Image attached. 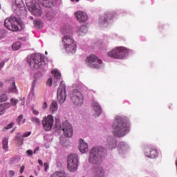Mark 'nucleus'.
Listing matches in <instances>:
<instances>
[{
  "instance_id": "a19ab883",
  "label": "nucleus",
  "mask_w": 177,
  "mask_h": 177,
  "mask_svg": "<svg viewBox=\"0 0 177 177\" xmlns=\"http://www.w3.org/2000/svg\"><path fill=\"white\" fill-rule=\"evenodd\" d=\"M32 150L29 149L26 151V154H28V157H31L32 156Z\"/></svg>"
},
{
  "instance_id": "de8ad7c7",
  "label": "nucleus",
  "mask_w": 177,
  "mask_h": 177,
  "mask_svg": "<svg viewBox=\"0 0 177 177\" xmlns=\"http://www.w3.org/2000/svg\"><path fill=\"white\" fill-rule=\"evenodd\" d=\"M3 66H5V63L0 62V70H1V68H2V67H3Z\"/></svg>"
},
{
  "instance_id": "37998d69",
  "label": "nucleus",
  "mask_w": 177,
  "mask_h": 177,
  "mask_svg": "<svg viewBox=\"0 0 177 177\" xmlns=\"http://www.w3.org/2000/svg\"><path fill=\"white\" fill-rule=\"evenodd\" d=\"M45 171H47L49 169V164L48 162L44 163Z\"/></svg>"
},
{
  "instance_id": "f3484780",
  "label": "nucleus",
  "mask_w": 177,
  "mask_h": 177,
  "mask_svg": "<svg viewBox=\"0 0 177 177\" xmlns=\"http://www.w3.org/2000/svg\"><path fill=\"white\" fill-rule=\"evenodd\" d=\"M75 16L80 23H85V21L88 20V15L86 13L82 11L76 12Z\"/></svg>"
},
{
  "instance_id": "4d7b16f0",
  "label": "nucleus",
  "mask_w": 177,
  "mask_h": 177,
  "mask_svg": "<svg viewBox=\"0 0 177 177\" xmlns=\"http://www.w3.org/2000/svg\"><path fill=\"white\" fill-rule=\"evenodd\" d=\"M45 53H46V55H48V51H46Z\"/></svg>"
},
{
  "instance_id": "aec40b11",
  "label": "nucleus",
  "mask_w": 177,
  "mask_h": 177,
  "mask_svg": "<svg viewBox=\"0 0 177 177\" xmlns=\"http://www.w3.org/2000/svg\"><path fill=\"white\" fill-rule=\"evenodd\" d=\"M13 8H15V10H23V9H26L23 0H15Z\"/></svg>"
},
{
  "instance_id": "2eb2a0df",
  "label": "nucleus",
  "mask_w": 177,
  "mask_h": 177,
  "mask_svg": "<svg viewBox=\"0 0 177 177\" xmlns=\"http://www.w3.org/2000/svg\"><path fill=\"white\" fill-rule=\"evenodd\" d=\"M93 175L95 177H104V169L100 165H96L93 169Z\"/></svg>"
},
{
  "instance_id": "7ed1b4c3",
  "label": "nucleus",
  "mask_w": 177,
  "mask_h": 177,
  "mask_svg": "<svg viewBox=\"0 0 177 177\" xmlns=\"http://www.w3.org/2000/svg\"><path fill=\"white\" fill-rule=\"evenodd\" d=\"M28 63L32 68H39L45 66V58L41 54H35L28 57Z\"/></svg>"
},
{
  "instance_id": "412c9836",
  "label": "nucleus",
  "mask_w": 177,
  "mask_h": 177,
  "mask_svg": "<svg viewBox=\"0 0 177 177\" xmlns=\"http://www.w3.org/2000/svg\"><path fill=\"white\" fill-rule=\"evenodd\" d=\"M30 135H31V131L24 133V135H22V136L20 133H18L16 136V138L17 139V140L19 142H21V145H23V140H24L23 138H28V136H30Z\"/></svg>"
},
{
  "instance_id": "dca6fc26",
  "label": "nucleus",
  "mask_w": 177,
  "mask_h": 177,
  "mask_svg": "<svg viewBox=\"0 0 177 177\" xmlns=\"http://www.w3.org/2000/svg\"><path fill=\"white\" fill-rule=\"evenodd\" d=\"M145 154L149 158H156L158 156V152L154 149L147 147L145 149Z\"/></svg>"
},
{
  "instance_id": "b1692460",
  "label": "nucleus",
  "mask_w": 177,
  "mask_h": 177,
  "mask_svg": "<svg viewBox=\"0 0 177 177\" xmlns=\"http://www.w3.org/2000/svg\"><path fill=\"white\" fill-rule=\"evenodd\" d=\"M88 31V28H86V26L83 25L78 28L77 33L79 35H82L83 34H86Z\"/></svg>"
},
{
  "instance_id": "6e6d98bb",
  "label": "nucleus",
  "mask_w": 177,
  "mask_h": 177,
  "mask_svg": "<svg viewBox=\"0 0 177 177\" xmlns=\"http://www.w3.org/2000/svg\"><path fill=\"white\" fill-rule=\"evenodd\" d=\"M30 20H34V17H30Z\"/></svg>"
},
{
  "instance_id": "7c9ffc66",
  "label": "nucleus",
  "mask_w": 177,
  "mask_h": 177,
  "mask_svg": "<svg viewBox=\"0 0 177 177\" xmlns=\"http://www.w3.org/2000/svg\"><path fill=\"white\" fill-rule=\"evenodd\" d=\"M9 107H10V103H4L0 104V109H1V111L6 110V109H9Z\"/></svg>"
},
{
  "instance_id": "423d86ee",
  "label": "nucleus",
  "mask_w": 177,
  "mask_h": 177,
  "mask_svg": "<svg viewBox=\"0 0 177 177\" xmlns=\"http://www.w3.org/2000/svg\"><path fill=\"white\" fill-rule=\"evenodd\" d=\"M86 63L88 67L90 68H94L95 70H100L103 67V61L96 57L94 54L88 55L86 59Z\"/></svg>"
},
{
  "instance_id": "20e7f679",
  "label": "nucleus",
  "mask_w": 177,
  "mask_h": 177,
  "mask_svg": "<svg viewBox=\"0 0 177 177\" xmlns=\"http://www.w3.org/2000/svg\"><path fill=\"white\" fill-rule=\"evenodd\" d=\"M4 27L8 28L10 31L17 32L21 30L20 25H19V19L15 15H12L4 21Z\"/></svg>"
},
{
  "instance_id": "f8f14e48",
  "label": "nucleus",
  "mask_w": 177,
  "mask_h": 177,
  "mask_svg": "<svg viewBox=\"0 0 177 177\" xmlns=\"http://www.w3.org/2000/svg\"><path fill=\"white\" fill-rule=\"evenodd\" d=\"M59 128H62L64 136L67 138H71L73 136V126L71 125L68 121L64 122Z\"/></svg>"
},
{
  "instance_id": "e433bc0d",
  "label": "nucleus",
  "mask_w": 177,
  "mask_h": 177,
  "mask_svg": "<svg viewBox=\"0 0 177 177\" xmlns=\"http://www.w3.org/2000/svg\"><path fill=\"white\" fill-rule=\"evenodd\" d=\"M15 171H13V170H10L9 171H8V176L9 177H13V176H15Z\"/></svg>"
},
{
  "instance_id": "4468645a",
  "label": "nucleus",
  "mask_w": 177,
  "mask_h": 177,
  "mask_svg": "<svg viewBox=\"0 0 177 177\" xmlns=\"http://www.w3.org/2000/svg\"><path fill=\"white\" fill-rule=\"evenodd\" d=\"M104 145L106 149H109V150H113V149H115V147H117V140L113 138V136H108L105 138Z\"/></svg>"
},
{
  "instance_id": "39448f33",
  "label": "nucleus",
  "mask_w": 177,
  "mask_h": 177,
  "mask_svg": "<svg viewBox=\"0 0 177 177\" xmlns=\"http://www.w3.org/2000/svg\"><path fill=\"white\" fill-rule=\"evenodd\" d=\"M62 42L64 49H66L68 53H75V50H77V42L74 41L73 37L65 35L62 38Z\"/></svg>"
},
{
  "instance_id": "a211bd4d",
  "label": "nucleus",
  "mask_w": 177,
  "mask_h": 177,
  "mask_svg": "<svg viewBox=\"0 0 177 177\" xmlns=\"http://www.w3.org/2000/svg\"><path fill=\"white\" fill-rule=\"evenodd\" d=\"M7 84H10L11 85L9 87V92L10 93H17V88L16 87V82H15L14 78H11L8 80H6Z\"/></svg>"
},
{
  "instance_id": "bb28decb",
  "label": "nucleus",
  "mask_w": 177,
  "mask_h": 177,
  "mask_svg": "<svg viewBox=\"0 0 177 177\" xmlns=\"http://www.w3.org/2000/svg\"><path fill=\"white\" fill-rule=\"evenodd\" d=\"M33 23L35 28H42V27H44V24L40 20H35Z\"/></svg>"
},
{
  "instance_id": "393cba45",
  "label": "nucleus",
  "mask_w": 177,
  "mask_h": 177,
  "mask_svg": "<svg viewBox=\"0 0 177 177\" xmlns=\"http://www.w3.org/2000/svg\"><path fill=\"white\" fill-rule=\"evenodd\" d=\"M57 109H58L57 102L53 101L50 105V111H57Z\"/></svg>"
},
{
  "instance_id": "f03ea898",
  "label": "nucleus",
  "mask_w": 177,
  "mask_h": 177,
  "mask_svg": "<svg viewBox=\"0 0 177 177\" xmlns=\"http://www.w3.org/2000/svg\"><path fill=\"white\" fill-rule=\"evenodd\" d=\"M105 154L106 150L103 147H94L90 151L88 161L92 164H97Z\"/></svg>"
},
{
  "instance_id": "2f4dec72",
  "label": "nucleus",
  "mask_w": 177,
  "mask_h": 177,
  "mask_svg": "<svg viewBox=\"0 0 177 177\" xmlns=\"http://www.w3.org/2000/svg\"><path fill=\"white\" fill-rule=\"evenodd\" d=\"M107 15H104L103 16H101L100 18V24H104V23H106L107 21Z\"/></svg>"
},
{
  "instance_id": "72a5a7b5",
  "label": "nucleus",
  "mask_w": 177,
  "mask_h": 177,
  "mask_svg": "<svg viewBox=\"0 0 177 177\" xmlns=\"http://www.w3.org/2000/svg\"><path fill=\"white\" fill-rule=\"evenodd\" d=\"M7 100H8V96L6 95V94H3V95H0V103L6 102Z\"/></svg>"
},
{
  "instance_id": "49530a36",
  "label": "nucleus",
  "mask_w": 177,
  "mask_h": 177,
  "mask_svg": "<svg viewBox=\"0 0 177 177\" xmlns=\"http://www.w3.org/2000/svg\"><path fill=\"white\" fill-rule=\"evenodd\" d=\"M38 162L41 167H44V162H42V160L41 159L38 160Z\"/></svg>"
},
{
  "instance_id": "ea45409f",
  "label": "nucleus",
  "mask_w": 177,
  "mask_h": 177,
  "mask_svg": "<svg viewBox=\"0 0 177 177\" xmlns=\"http://www.w3.org/2000/svg\"><path fill=\"white\" fill-rule=\"evenodd\" d=\"M13 125H15V123H10L8 124L5 129H10L11 128H13Z\"/></svg>"
},
{
  "instance_id": "ddd939ff",
  "label": "nucleus",
  "mask_w": 177,
  "mask_h": 177,
  "mask_svg": "<svg viewBox=\"0 0 177 177\" xmlns=\"http://www.w3.org/2000/svg\"><path fill=\"white\" fill-rule=\"evenodd\" d=\"M53 116L48 115L45 116L42 120V125L45 131H50L53 127Z\"/></svg>"
},
{
  "instance_id": "473e14b6",
  "label": "nucleus",
  "mask_w": 177,
  "mask_h": 177,
  "mask_svg": "<svg viewBox=\"0 0 177 177\" xmlns=\"http://www.w3.org/2000/svg\"><path fill=\"white\" fill-rule=\"evenodd\" d=\"M31 121L36 125H39L41 124V120H39V119H38L37 118H32Z\"/></svg>"
},
{
  "instance_id": "a878e982",
  "label": "nucleus",
  "mask_w": 177,
  "mask_h": 177,
  "mask_svg": "<svg viewBox=\"0 0 177 177\" xmlns=\"http://www.w3.org/2000/svg\"><path fill=\"white\" fill-rule=\"evenodd\" d=\"M92 106L95 111H102V106H100V105H99V103H97L96 102H93Z\"/></svg>"
},
{
  "instance_id": "c756f323",
  "label": "nucleus",
  "mask_w": 177,
  "mask_h": 177,
  "mask_svg": "<svg viewBox=\"0 0 177 177\" xmlns=\"http://www.w3.org/2000/svg\"><path fill=\"white\" fill-rule=\"evenodd\" d=\"M52 74H53L55 78H56V80H60L61 77H62V74L59 73V72H58L56 70H53L51 71Z\"/></svg>"
},
{
  "instance_id": "9b49d317",
  "label": "nucleus",
  "mask_w": 177,
  "mask_h": 177,
  "mask_svg": "<svg viewBox=\"0 0 177 177\" xmlns=\"http://www.w3.org/2000/svg\"><path fill=\"white\" fill-rule=\"evenodd\" d=\"M67 94L66 93V84L64 82L62 81L59 86L57 89V97L59 103H64L66 102V97Z\"/></svg>"
},
{
  "instance_id": "6ab92c4d",
  "label": "nucleus",
  "mask_w": 177,
  "mask_h": 177,
  "mask_svg": "<svg viewBox=\"0 0 177 177\" xmlns=\"http://www.w3.org/2000/svg\"><path fill=\"white\" fill-rule=\"evenodd\" d=\"M79 150L80 152L82 153V154L85 153H88L89 149H88V144H86L85 142H84V140H80L79 141Z\"/></svg>"
},
{
  "instance_id": "c9c22d12",
  "label": "nucleus",
  "mask_w": 177,
  "mask_h": 177,
  "mask_svg": "<svg viewBox=\"0 0 177 177\" xmlns=\"http://www.w3.org/2000/svg\"><path fill=\"white\" fill-rule=\"evenodd\" d=\"M10 102L12 106H16L19 103V100L11 98Z\"/></svg>"
},
{
  "instance_id": "3c124183",
  "label": "nucleus",
  "mask_w": 177,
  "mask_h": 177,
  "mask_svg": "<svg viewBox=\"0 0 177 177\" xmlns=\"http://www.w3.org/2000/svg\"><path fill=\"white\" fill-rule=\"evenodd\" d=\"M3 86V82H0V88H2Z\"/></svg>"
},
{
  "instance_id": "1a4fd4ad",
  "label": "nucleus",
  "mask_w": 177,
  "mask_h": 177,
  "mask_svg": "<svg viewBox=\"0 0 177 177\" xmlns=\"http://www.w3.org/2000/svg\"><path fill=\"white\" fill-rule=\"evenodd\" d=\"M26 3L29 12H31L32 15L37 17H39L42 15L41 7H37V4H35L32 0H26Z\"/></svg>"
},
{
  "instance_id": "5701e85b",
  "label": "nucleus",
  "mask_w": 177,
  "mask_h": 177,
  "mask_svg": "<svg viewBox=\"0 0 177 177\" xmlns=\"http://www.w3.org/2000/svg\"><path fill=\"white\" fill-rule=\"evenodd\" d=\"M9 138L4 137L2 140V149L6 151H9Z\"/></svg>"
},
{
  "instance_id": "09e8293b",
  "label": "nucleus",
  "mask_w": 177,
  "mask_h": 177,
  "mask_svg": "<svg viewBox=\"0 0 177 177\" xmlns=\"http://www.w3.org/2000/svg\"><path fill=\"white\" fill-rule=\"evenodd\" d=\"M38 150H39V147H37L35 151H34V153L35 154L37 153V151H38Z\"/></svg>"
},
{
  "instance_id": "f704fd0d",
  "label": "nucleus",
  "mask_w": 177,
  "mask_h": 177,
  "mask_svg": "<svg viewBox=\"0 0 177 177\" xmlns=\"http://www.w3.org/2000/svg\"><path fill=\"white\" fill-rule=\"evenodd\" d=\"M120 146L121 150H127V149H128V145H127L124 142H120Z\"/></svg>"
},
{
  "instance_id": "9d476101",
  "label": "nucleus",
  "mask_w": 177,
  "mask_h": 177,
  "mask_svg": "<svg viewBox=\"0 0 177 177\" xmlns=\"http://www.w3.org/2000/svg\"><path fill=\"white\" fill-rule=\"evenodd\" d=\"M71 99L75 106H80L84 103V95L78 90H73L70 93Z\"/></svg>"
},
{
  "instance_id": "8fccbe9b",
  "label": "nucleus",
  "mask_w": 177,
  "mask_h": 177,
  "mask_svg": "<svg viewBox=\"0 0 177 177\" xmlns=\"http://www.w3.org/2000/svg\"><path fill=\"white\" fill-rule=\"evenodd\" d=\"M33 114H35V115H38L39 113L38 111H34Z\"/></svg>"
},
{
  "instance_id": "f257e3e1",
  "label": "nucleus",
  "mask_w": 177,
  "mask_h": 177,
  "mask_svg": "<svg viewBox=\"0 0 177 177\" xmlns=\"http://www.w3.org/2000/svg\"><path fill=\"white\" fill-rule=\"evenodd\" d=\"M131 122L128 118L116 116L112 124V133L116 138H122L129 133Z\"/></svg>"
},
{
  "instance_id": "c03bdc74",
  "label": "nucleus",
  "mask_w": 177,
  "mask_h": 177,
  "mask_svg": "<svg viewBox=\"0 0 177 177\" xmlns=\"http://www.w3.org/2000/svg\"><path fill=\"white\" fill-rule=\"evenodd\" d=\"M43 110H45L46 109H48V104H46V102H44L42 105Z\"/></svg>"
},
{
  "instance_id": "4be33fe9",
  "label": "nucleus",
  "mask_w": 177,
  "mask_h": 177,
  "mask_svg": "<svg viewBox=\"0 0 177 177\" xmlns=\"http://www.w3.org/2000/svg\"><path fill=\"white\" fill-rule=\"evenodd\" d=\"M38 1L41 2L46 8H50L55 3V0H38Z\"/></svg>"
},
{
  "instance_id": "5fc2aeb1",
  "label": "nucleus",
  "mask_w": 177,
  "mask_h": 177,
  "mask_svg": "<svg viewBox=\"0 0 177 177\" xmlns=\"http://www.w3.org/2000/svg\"><path fill=\"white\" fill-rule=\"evenodd\" d=\"M15 131H16V129H13L11 131V133H12V132H15Z\"/></svg>"
},
{
  "instance_id": "cd10ccee",
  "label": "nucleus",
  "mask_w": 177,
  "mask_h": 177,
  "mask_svg": "<svg viewBox=\"0 0 177 177\" xmlns=\"http://www.w3.org/2000/svg\"><path fill=\"white\" fill-rule=\"evenodd\" d=\"M13 50H19L21 48V43L20 41H17L14 43L12 46Z\"/></svg>"
},
{
  "instance_id": "79ce46f5",
  "label": "nucleus",
  "mask_w": 177,
  "mask_h": 177,
  "mask_svg": "<svg viewBox=\"0 0 177 177\" xmlns=\"http://www.w3.org/2000/svg\"><path fill=\"white\" fill-rule=\"evenodd\" d=\"M102 114V112L100 111H95L94 112V117L96 118L97 117H99Z\"/></svg>"
},
{
  "instance_id": "a18cd8bd",
  "label": "nucleus",
  "mask_w": 177,
  "mask_h": 177,
  "mask_svg": "<svg viewBox=\"0 0 177 177\" xmlns=\"http://www.w3.org/2000/svg\"><path fill=\"white\" fill-rule=\"evenodd\" d=\"M26 168V167H24V165H22L21 167V169H20V174H23V172H24V169Z\"/></svg>"
},
{
  "instance_id": "0eeeda50",
  "label": "nucleus",
  "mask_w": 177,
  "mask_h": 177,
  "mask_svg": "<svg viewBox=\"0 0 177 177\" xmlns=\"http://www.w3.org/2000/svg\"><path fill=\"white\" fill-rule=\"evenodd\" d=\"M128 55V49L124 47H116L108 53V56L113 59H124Z\"/></svg>"
},
{
  "instance_id": "4c0bfd02",
  "label": "nucleus",
  "mask_w": 177,
  "mask_h": 177,
  "mask_svg": "<svg viewBox=\"0 0 177 177\" xmlns=\"http://www.w3.org/2000/svg\"><path fill=\"white\" fill-rule=\"evenodd\" d=\"M46 84H47V85H48V86H52V84H53L52 78H49V79L47 80Z\"/></svg>"
},
{
  "instance_id": "13d9d810",
  "label": "nucleus",
  "mask_w": 177,
  "mask_h": 177,
  "mask_svg": "<svg viewBox=\"0 0 177 177\" xmlns=\"http://www.w3.org/2000/svg\"><path fill=\"white\" fill-rule=\"evenodd\" d=\"M76 1V2H80V0H75Z\"/></svg>"
},
{
  "instance_id": "bf43d9fd",
  "label": "nucleus",
  "mask_w": 177,
  "mask_h": 177,
  "mask_svg": "<svg viewBox=\"0 0 177 177\" xmlns=\"http://www.w3.org/2000/svg\"><path fill=\"white\" fill-rule=\"evenodd\" d=\"M71 2H74V1H75V0H71Z\"/></svg>"
},
{
  "instance_id": "c85d7f7f",
  "label": "nucleus",
  "mask_w": 177,
  "mask_h": 177,
  "mask_svg": "<svg viewBox=\"0 0 177 177\" xmlns=\"http://www.w3.org/2000/svg\"><path fill=\"white\" fill-rule=\"evenodd\" d=\"M50 177H67V174L64 172H55Z\"/></svg>"
},
{
  "instance_id": "58836bf2",
  "label": "nucleus",
  "mask_w": 177,
  "mask_h": 177,
  "mask_svg": "<svg viewBox=\"0 0 177 177\" xmlns=\"http://www.w3.org/2000/svg\"><path fill=\"white\" fill-rule=\"evenodd\" d=\"M23 120V115H20L18 118L17 119V122H18V124L20 125V122Z\"/></svg>"
},
{
  "instance_id": "6e6552de",
  "label": "nucleus",
  "mask_w": 177,
  "mask_h": 177,
  "mask_svg": "<svg viewBox=\"0 0 177 177\" xmlns=\"http://www.w3.org/2000/svg\"><path fill=\"white\" fill-rule=\"evenodd\" d=\"M67 168L70 172H75L78 169V155L71 154L68 157Z\"/></svg>"
},
{
  "instance_id": "864d4df0",
  "label": "nucleus",
  "mask_w": 177,
  "mask_h": 177,
  "mask_svg": "<svg viewBox=\"0 0 177 177\" xmlns=\"http://www.w3.org/2000/svg\"><path fill=\"white\" fill-rule=\"evenodd\" d=\"M3 114H4L3 111L0 112V115H3Z\"/></svg>"
},
{
  "instance_id": "603ef678",
  "label": "nucleus",
  "mask_w": 177,
  "mask_h": 177,
  "mask_svg": "<svg viewBox=\"0 0 177 177\" xmlns=\"http://www.w3.org/2000/svg\"><path fill=\"white\" fill-rule=\"evenodd\" d=\"M32 86H35V80H34L32 82Z\"/></svg>"
}]
</instances>
